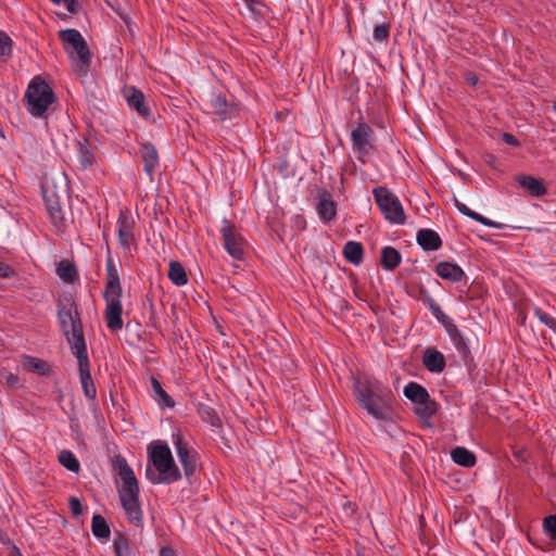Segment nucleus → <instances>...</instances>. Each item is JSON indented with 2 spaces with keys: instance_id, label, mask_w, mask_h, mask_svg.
<instances>
[{
  "instance_id": "a878e982",
  "label": "nucleus",
  "mask_w": 556,
  "mask_h": 556,
  "mask_svg": "<svg viewBox=\"0 0 556 556\" xmlns=\"http://www.w3.org/2000/svg\"><path fill=\"white\" fill-rule=\"evenodd\" d=\"M402 255L393 247H384L381 251V266L386 270H394L401 263Z\"/></svg>"
},
{
  "instance_id": "423d86ee",
  "label": "nucleus",
  "mask_w": 556,
  "mask_h": 556,
  "mask_svg": "<svg viewBox=\"0 0 556 556\" xmlns=\"http://www.w3.org/2000/svg\"><path fill=\"white\" fill-rule=\"evenodd\" d=\"M59 37L66 50L73 49L70 53L75 72L80 76H86L91 63V53L83 35L77 29L67 28L61 30Z\"/></svg>"
},
{
  "instance_id": "4d7b16f0",
  "label": "nucleus",
  "mask_w": 556,
  "mask_h": 556,
  "mask_svg": "<svg viewBox=\"0 0 556 556\" xmlns=\"http://www.w3.org/2000/svg\"><path fill=\"white\" fill-rule=\"evenodd\" d=\"M10 556H21L20 551L15 549V552L11 553Z\"/></svg>"
},
{
  "instance_id": "58836bf2",
  "label": "nucleus",
  "mask_w": 556,
  "mask_h": 556,
  "mask_svg": "<svg viewBox=\"0 0 556 556\" xmlns=\"http://www.w3.org/2000/svg\"><path fill=\"white\" fill-rule=\"evenodd\" d=\"M114 553L116 556H130V547L127 538L118 534L113 541Z\"/></svg>"
},
{
  "instance_id": "7c9ffc66",
  "label": "nucleus",
  "mask_w": 556,
  "mask_h": 556,
  "mask_svg": "<svg viewBox=\"0 0 556 556\" xmlns=\"http://www.w3.org/2000/svg\"><path fill=\"white\" fill-rule=\"evenodd\" d=\"M169 280L177 287L185 286L188 282V276L184 266L177 261L169 262L167 274Z\"/></svg>"
},
{
  "instance_id": "c756f323",
  "label": "nucleus",
  "mask_w": 556,
  "mask_h": 556,
  "mask_svg": "<svg viewBox=\"0 0 556 556\" xmlns=\"http://www.w3.org/2000/svg\"><path fill=\"white\" fill-rule=\"evenodd\" d=\"M451 457L453 462L463 467H472L476 464V456L466 447L457 446L452 450Z\"/></svg>"
},
{
  "instance_id": "72a5a7b5",
  "label": "nucleus",
  "mask_w": 556,
  "mask_h": 556,
  "mask_svg": "<svg viewBox=\"0 0 556 556\" xmlns=\"http://www.w3.org/2000/svg\"><path fill=\"white\" fill-rule=\"evenodd\" d=\"M56 274L64 282L67 283L74 282L77 278L75 266L67 260H63L58 264Z\"/></svg>"
},
{
  "instance_id": "0eeeda50",
  "label": "nucleus",
  "mask_w": 556,
  "mask_h": 556,
  "mask_svg": "<svg viewBox=\"0 0 556 556\" xmlns=\"http://www.w3.org/2000/svg\"><path fill=\"white\" fill-rule=\"evenodd\" d=\"M26 110L35 117H43L49 106L55 101L52 88L40 76L29 83L26 92Z\"/></svg>"
},
{
  "instance_id": "f257e3e1",
  "label": "nucleus",
  "mask_w": 556,
  "mask_h": 556,
  "mask_svg": "<svg viewBox=\"0 0 556 556\" xmlns=\"http://www.w3.org/2000/svg\"><path fill=\"white\" fill-rule=\"evenodd\" d=\"M354 395L362 408L377 420H390L393 415L394 394L376 378L368 376L353 379Z\"/></svg>"
},
{
  "instance_id": "412c9836",
  "label": "nucleus",
  "mask_w": 556,
  "mask_h": 556,
  "mask_svg": "<svg viewBox=\"0 0 556 556\" xmlns=\"http://www.w3.org/2000/svg\"><path fill=\"white\" fill-rule=\"evenodd\" d=\"M434 271L440 278L452 282H458L465 277V271L460 266L445 261L439 262Z\"/></svg>"
},
{
  "instance_id": "bf43d9fd",
  "label": "nucleus",
  "mask_w": 556,
  "mask_h": 556,
  "mask_svg": "<svg viewBox=\"0 0 556 556\" xmlns=\"http://www.w3.org/2000/svg\"><path fill=\"white\" fill-rule=\"evenodd\" d=\"M554 110L556 111V101L554 102Z\"/></svg>"
},
{
  "instance_id": "3c124183",
  "label": "nucleus",
  "mask_w": 556,
  "mask_h": 556,
  "mask_svg": "<svg viewBox=\"0 0 556 556\" xmlns=\"http://www.w3.org/2000/svg\"><path fill=\"white\" fill-rule=\"evenodd\" d=\"M244 2V4L247 5V8L252 11V12H255V7L257 4H261L262 3V0H242Z\"/></svg>"
},
{
  "instance_id": "ea45409f",
  "label": "nucleus",
  "mask_w": 556,
  "mask_h": 556,
  "mask_svg": "<svg viewBox=\"0 0 556 556\" xmlns=\"http://www.w3.org/2000/svg\"><path fill=\"white\" fill-rule=\"evenodd\" d=\"M534 315L539 320L556 333V318L544 312L542 308H534Z\"/></svg>"
},
{
  "instance_id": "09e8293b",
  "label": "nucleus",
  "mask_w": 556,
  "mask_h": 556,
  "mask_svg": "<svg viewBox=\"0 0 556 556\" xmlns=\"http://www.w3.org/2000/svg\"><path fill=\"white\" fill-rule=\"evenodd\" d=\"M420 293L422 295V301H424L425 305L429 309L437 304L435 300L431 296V294L428 291L421 290Z\"/></svg>"
},
{
  "instance_id": "39448f33",
  "label": "nucleus",
  "mask_w": 556,
  "mask_h": 556,
  "mask_svg": "<svg viewBox=\"0 0 556 556\" xmlns=\"http://www.w3.org/2000/svg\"><path fill=\"white\" fill-rule=\"evenodd\" d=\"M58 319L74 355L87 352L81 318L75 301L58 303Z\"/></svg>"
},
{
  "instance_id": "7ed1b4c3",
  "label": "nucleus",
  "mask_w": 556,
  "mask_h": 556,
  "mask_svg": "<svg viewBox=\"0 0 556 556\" xmlns=\"http://www.w3.org/2000/svg\"><path fill=\"white\" fill-rule=\"evenodd\" d=\"M112 467L123 481L118 495L125 514L131 523L139 526L142 523L143 514L139 501V484L135 472L122 455H115L112 458Z\"/></svg>"
},
{
  "instance_id": "2eb2a0df",
  "label": "nucleus",
  "mask_w": 556,
  "mask_h": 556,
  "mask_svg": "<svg viewBox=\"0 0 556 556\" xmlns=\"http://www.w3.org/2000/svg\"><path fill=\"white\" fill-rule=\"evenodd\" d=\"M124 97L126 99L127 104L136 110V112L143 118H149L150 109L146 104L144 94L141 90L136 88L135 86L125 87Z\"/></svg>"
},
{
  "instance_id": "c03bdc74",
  "label": "nucleus",
  "mask_w": 556,
  "mask_h": 556,
  "mask_svg": "<svg viewBox=\"0 0 556 556\" xmlns=\"http://www.w3.org/2000/svg\"><path fill=\"white\" fill-rule=\"evenodd\" d=\"M473 220L484 225V226H488V227H493V228H496V229H500L501 228V224L494 222V220H491L486 217H484L483 215L479 214V213H476L475 216L472 217Z\"/></svg>"
},
{
  "instance_id": "4be33fe9",
  "label": "nucleus",
  "mask_w": 556,
  "mask_h": 556,
  "mask_svg": "<svg viewBox=\"0 0 556 556\" xmlns=\"http://www.w3.org/2000/svg\"><path fill=\"white\" fill-rule=\"evenodd\" d=\"M211 108L222 121L230 119L237 114V106L229 104L223 94H213L211 99Z\"/></svg>"
},
{
  "instance_id": "473e14b6",
  "label": "nucleus",
  "mask_w": 556,
  "mask_h": 556,
  "mask_svg": "<svg viewBox=\"0 0 556 556\" xmlns=\"http://www.w3.org/2000/svg\"><path fill=\"white\" fill-rule=\"evenodd\" d=\"M92 534L101 540L110 538L111 530L106 520L101 515H93L91 520Z\"/></svg>"
},
{
  "instance_id": "864d4df0",
  "label": "nucleus",
  "mask_w": 556,
  "mask_h": 556,
  "mask_svg": "<svg viewBox=\"0 0 556 556\" xmlns=\"http://www.w3.org/2000/svg\"><path fill=\"white\" fill-rule=\"evenodd\" d=\"M160 556H176V554L169 547H162L160 551Z\"/></svg>"
},
{
  "instance_id": "49530a36",
  "label": "nucleus",
  "mask_w": 556,
  "mask_h": 556,
  "mask_svg": "<svg viewBox=\"0 0 556 556\" xmlns=\"http://www.w3.org/2000/svg\"><path fill=\"white\" fill-rule=\"evenodd\" d=\"M455 206L456 208L465 216L467 217H470L472 219V217L475 216V214L477 212L470 210L466 204H464L463 202L458 201V200H455Z\"/></svg>"
},
{
  "instance_id": "603ef678",
  "label": "nucleus",
  "mask_w": 556,
  "mask_h": 556,
  "mask_svg": "<svg viewBox=\"0 0 556 556\" xmlns=\"http://www.w3.org/2000/svg\"><path fill=\"white\" fill-rule=\"evenodd\" d=\"M5 381L10 386H16L18 383V377L14 374H8L5 376Z\"/></svg>"
},
{
  "instance_id": "5701e85b",
  "label": "nucleus",
  "mask_w": 556,
  "mask_h": 556,
  "mask_svg": "<svg viewBox=\"0 0 556 556\" xmlns=\"http://www.w3.org/2000/svg\"><path fill=\"white\" fill-rule=\"evenodd\" d=\"M517 182L532 197H542L547 193V188L544 186L542 180L533 176L520 175L517 177Z\"/></svg>"
},
{
  "instance_id": "bb28decb",
  "label": "nucleus",
  "mask_w": 556,
  "mask_h": 556,
  "mask_svg": "<svg viewBox=\"0 0 556 556\" xmlns=\"http://www.w3.org/2000/svg\"><path fill=\"white\" fill-rule=\"evenodd\" d=\"M404 395L415 405L424 402L429 396L428 391L417 382L410 381L404 387Z\"/></svg>"
},
{
  "instance_id": "f8f14e48",
  "label": "nucleus",
  "mask_w": 556,
  "mask_h": 556,
  "mask_svg": "<svg viewBox=\"0 0 556 556\" xmlns=\"http://www.w3.org/2000/svg\"><path fill=\"white\" fill-rule=\"evenodd\" d=\"M79 371V380L85 396L89 400L94 401L97 397V388L91 377L90 363L88 352L76 354Z\"/></svg>"
},
{
  "instance_id": "79ce46f5",
  "label": "nucleus",
  "mask_w": 556,
  "mask_h": 556,
  "mask_svg": "<svg viewBox=\"0 0 556 556\" xmlns=\"http://www.w3.org/2000/svg\"><path fill=\"white\" fill-rule=\"evenodd\" d=\"M545 533L551 538L556 540V516L552 515L544 519L543 522Z\"/></svg>"
},
{
  "instance_id": "2f4dec72",
  "label": "nucleus",
  "mask_w": 556,
  "mask_h": 556,
  "mask_svg": "<svg viewBox=\"0 0 556 556\" xmlns=\"http://www.w3.org/2000/svg\"><path fill=\"white\" fill-rule=\"evenodd\" d=\"M437 410L438 405L435 401L432 400L429 395L426 401L415 405L414 413L417 415L418 418L422 420H428L437 413Z\"/></svg>"
},
{
  "instance_id": "5fc2aeb1",
  "label": "nucleus",
  "mask_w": 556,
  "mask_h": 556,
  "mask_svg": "<svg viewBox=\"0 0 556 556\" xmlns=\"http://www.w3.org/2000/svg\"><path fill=\"white\" fill-rule=\"evenodd\" d=\"M466 80L471 86H475L478 83V77L473 74H468Z\"/></svg>"
},
{
  "instance_id": "e433bc0d",
  "label": "nucleus",
  "mask_w": 556,
  "mask_h": 556,
  "mask_svg": "<svg viewBox=\"0 0 556 556\" xmlns=\"http://www.w3.org/2000/svg\"><path fill=\"white\" fill-rule=\"evenodd\" d=\"M13 41L10 36L0 30V60H7L12 55Z\"/></svg>"
},
{
  "instance_id": "de8ad7c7",
  "label": "nucleus",
  "mask_w": 556,
  "mask_h": 556,
  "mask_svg": "<svg viewBox=\"0 0 556 556\" xmlns=\"http://www.w3.org/2000/svg\"><path fill=\"white\" fill-rule=\"evenodd\" d=\"M14 274V269L10 265L0 262V278H10L13 277Z\"/></svg>"
},
{
  "instance_id": "6ab92c4d",
  "label": "nucleus",
  "mask_w": 556,
  "mask_h": 556,
  "mask_svg": "<svg viewBox=\"0 0 556 556\" xmlns=\"http://www.w3.org/2000/svg\"><path fill=\"white\" fill-rule=\"evenodd\" d=\"M118 227V242L122 248L129 249L135 242V235L132 232V220L124 213H121L117 218Z\"/></svg>"
},
{
  "instance_id": "c9c22d12",
  "label": "nucleus",
  "mask_w": 556,
  "mask_h": 556,
  "mask_svg": "<svg viewBox=\"0 0 556 556\" xmlns=\"http://www.w3.org/2000/svg\"><path fill=\"white\" fill-rule=\"evenodd\" d=\"M59 462L65 467L67 470L72 472H78L80 469V464L76 456L68 450H63L59 453Z\"/></svg>"
},
{
  "instance_id": "9d476101",
  "label": "nucleus",
  "mask_w": 556,
  "mask_h": 556,
  "mask_svg": "<svg viewBox=\"0 0 556 556\" xmlns=\"http://www.w3.org/2000/svg\"><path fill=\"white\" fill-rule=\"evenodd\" d=\"M220 232L224 249L231 257L241 261L244 256L245 239L226 218L222 222Z\"/></svg>"
},
{
  "instance_id": "6e6d98bb",
  "label": "nucleus",
  "mask_w": 556,
  "mask_h": 556,
  "mask_svg": "<svg viewBox=\"0 0 556 556\" xmlns=\"http://www.w3.org/2000/svg\"><path fill=\"white\" fill-rule=\"evenodd\" d=\"M515 457L520 459V460H525L523 456H522V452L521 451H518V452H515Z\"/></svg>"
},
{
  "instance_id": "4468645a",
  "label": "nucleus",
  "mask_w": 556,
  "mask_h": 556,
  "mask_svg": "<svg viewBox=\"0 0 556 556\" xmlns=\"http://www.w3.org/2000/svg\"><path fill=\"white\" fill-rule=\"evenodd\" d=\"M140 154L143 163V169L147 173L149 180L153 182L155 170L160 164L159 152L155 146L148 142L141 144Z\"/></svg>"
},
{
  "instance_id": "37998d69",
  "label": "nucleus",
  "mask_w": 556,
  "mask_h": 556,
  "mask_svg": "<svg viewBox=\"0 0 556 556\" xmlns=\"http://www.w3.org/2000/svg\"><path fill=\"white\" fill-rule=\"evenodd\" d=\"M70 508L74 517H78L83 513V506L77 497L71 496L68 500Z\"/></svg>"
},
{
  "instance_id": "a19ab883",
  "label": "nucleus",
  "mask_w": 556,
  "mask_h": 556,
  "mask_svg": "<svg viewBox=\"0 0 556 556\" xmlns=\"http://www.w3.org/2000/svg\"><path fill=\"white\" fill-rule=\"evenodd\" d=\"M430 312L433 317L444 327V329H446L447 326L450 327V325L454 324V321L447 315H445L438 303L430 308Z\"/></svg>"
},
{
  "instance_id": "6e6552de",
  "label": "nucleus",
  "mask_w": 556,
  "mask_h": 556,
  "mask_svg": "<svg viewBox=\"0 0 556 556\" xmlns=\"http://www.w3.org/2000/svg\"><path fill=\"white\" fill-rule=\"evenodd\" d=\"M372 194L387 220L392 224H405L406 216L399 198L386 187H376Z\"/></svg>"
},
{
  "instance_id": "f03ea898",
  "label": "nucleus",
  "mask_w": 556,
  "mask_h": 556,
  "mask_svg": "<svg viewBox=\"0 0 556 556\" xmlns=\"http://www.w3.org/2000/svg\"><path fill=\"white\" fill-rule=\"evenodd\" d=\"M148 464L146 478L152 484H173L181 479V472L176 465L168 444L164 441H153L148 445Z\"/></svg>"
},
{
  "instance_id": "aec40b11",
  "label": "nucleus",
  "mask_w": 556,
  "mask_h": 556,
  "mask_svg": "<svg viewBox=\"0 0 556 556\" xmlns=\"http://www.w3.org/2000/svg\"><path fill=\"white\" fill-rule=\"evenodd\" d=\"M416 241L425 251H438L442 247V240L439 233L428 228L418 230Z\"/></svg>"
},
{
  "instance_id": "a211bd4d",
  "label": "nucleus",
  "mask_w": 556,
  "mask_h": 556,
  "mask_svg": "<svg viewBox=\"0 0 556 556\" xmlns=\"http://www.w3.org/2000/svg\"><path fill=\"white\" fill-rule=\"evenodd\" d=\"M422 364L430 372L440 374L445 369L444 355L435 348H428L422 355Z\"/></svg>"
},
{
  "instance_id": "cd10ccee",
  "label": "nucleus",
  "mask_w": 556,
  "mask_h": 556,
  "mask_svg": "<svg viewBox=\"0 0 556 556\" xmlns=\"http://www.w3.org/2000/svg\"><path fill=\"white\" fill-rule=\"evenodd\" d=\"M198 414L202 421L208 424L211 427L222 429L223 422L217 412L210 405L200 403L198 405Z\"/></svg>"
},
{
  "instance_id": "9b49d317",
  "label": "nucleus",
  "mask_w": 556,
  "mask_h": 556,
  "mask_svg": "<svg viewBox=\"0 0 556 556\" xmlns=\"http://www.w3.org/2000/svg\"><path fill=\"white\" fill-rule=\"evenodd\" d=\"M372 137L374 130L366 123H359L352 131H351V141L352 148L354 152L359 155H367L372 149Z\"/></svg>"
},
{
  "instance_id": "393cba45",
  "label": "nucleus",
  "mask_w": 556,
  "mask_h": 556,
  "mask_svg": "<svg viewBox=\"0 0 556 556\" xmlns=\"http://www.w3.org/2000/svg\"><path fill=\"white\" fill-rule=\"evenodd\" d=\"M343 255L349 263L359 265L364 257L363 244L357 241H348L343 247Z\"/></svg>"
},
{
  "instance_id": "1a4fd4ad",
  "label": "nucleus",
  "mask_w": 556,
  "mask_h": 556,
  "mask_svg": "<svg viewBox=\"0 0 556 556\" xmlns=\"http://www.w3.org/2000/svg\"><path fill=\"white\" fill-rule=\"evenodd\" d=\"M172 442L179 463L182 466L184 475L191 479L199 467V453L189 444L184 434L179 431L172 434Z\"/></svg>"
},
{
  "instance_id": "dca6fc26",
  "label": "nucleus",
  "mask_w": 556,
  "mask_h": 556,
  "mask_svg": "<svg viewBox=\"0 0 556 556\" xmlns=\"http://www.w3.org/2000/svg\"><path fill=\"white\" fill-rule=\"evenodd\" d=\"M42 195L52 223L58 225L63 220L62 206L59 194L55 190L42 187Z\"/></svg>"
},
{
  "instance_id": "ddd939ff",
  "label": "nucleus",
  "mask_w": 556,
  "mask_h": 556,
  "mask_svg": "<svg viewBox=\"0 0 556 556\" xmlns=\"http://www.w3.org/2000/svg\"><path fill=\"white\" fill-rule=\"evenodd\" d=\"M445 331L448 334L464 364L468 365L472 361L469 339L455 324L450 325V327L447 326Z\"/></svg>"
},
{
  "instance_id": "f704fd0d",
  "label": "nucleus",
  "mask_w": 556,
  "mask_h": 556,
  "mask_svg": "<svg viewBox=\"0 0 556 556\" xmlns=\"http://www.w3.org/2000/svg\"><path fill=\"white\" fill-rule=\"evenodd\" d=\"M77 157L83 169H87L93 163L94 155L86 142L77 141Z\"/></svg>"
},
{
  "instance_id": "8fccbe9b",
  "label": "nucleus",
  "mask_w": 556,
  "mask_h": 556,
  "mask_svg": "<svg viewBox=\"0 0 556 556\" xmlns=\"http://www.w3.org/2000/svg\"><path fill=\"white\" fill-rule=\"evenodd\" d=\"M502 139L505 143H507L509 146H515V147L519 146V141L517 140V138L509 132H504L502 135Z\"/></svg>"
},
{
  "instance_id": "13d9d810",
  "label": "nucleus",
  "mask_w": 556,
  "mask_h": 556,
  "mask_svg": "<svg viewBox=\"0 0 556 556\" xmlns=\"http://www.w3.org/2000/svg\"><path fill=\"white\" fill-rule=\"evenodd\" d=\"M488 157L490 159V160L488 161L490 164H492V162H494V161H495V157H494L493 155H489Z\"/></svg>"
},
{
  "instance_id": "20e7f679",
  "label": "nucleus",
  "mask_w": 556,
  "mask_h": 556,
  "mask_svg": "<svg viewBox=\"0 0 556 556\" xmlns=\"http://www.w3.org/2000/svg\"><path fill=\"white\" fill-rule=\"evenodd\" d=\"M106 268V282L105 289L103 291V300L105 301V311L104 318L106 321V327L113 331L117 332L123 328V306H122V295L123 288L118 275V270L111 257L106 260L105 264Z\"/></svg>"
},
{
  "instance_id": "c85d7f7f",
  "label": "nucleus",
  "mask_w": 556,
  "mask_h": 556,
  "mask_svg": "<svg viewBox=\"0 0 556 556\" xmlns=\"http://www.w3.org/2000/svg\"><path fill=\"white\" fill-rule=\"evenodd\" d=\"M23 366L28 371L41 376H48L51 371L50 365L46 361L28 355L24 356Z\"/></svg>"
},
{
  "instance_id": "b1692460",
  "label": "nucleus",
  "mask_w": 556,
  "mask_h": 556,
  "mask_svg": "<svg viewBox=\"0 0 556 556\" xmlns=\"http://www.w3.org/2000/svg\"><path fill=\"white\" fill-rule=\"evenodd\" d=\"M152 399L157 403L161 408H173L175 401L172 396L163 389L162 383L154 377L150 378Z\"/></svg>"
},
{
  "instance_id": "a18cd8bd",
  "label": "nucleus",
  "mask_w": 556,
  "mask_h": 556,
  "mask_svg": "<svg viewBox=\"0 0 556 556\" xmlns=\"http://www.w3.org/2000/svg\"><path fill=\"white\" fill-rule=\"evenodd\" d=\"M53 3L55 4H61L63 3L65 9L70 12V13H76L77 12V7H78V2L77 0H51Z\"/></svg>"
},
{
  "instance_id": "4c0bfd02",
  "label": "nucleus",
  "mask_w": 556,
  "mask_h": 556,
  "mask_svg": "<svg viewBox=\"0 0 556 556\" xmlns=\"http://www.w3.org/2000/svg\"><path fill=\"white\" fill-rule=\"evenodd\" d=\"M391 26L389 23L377 24L374 27L372 38L376 42H387L390 37Z\"/></svg>"
},
{
  "instance_id": "f3484780",
  "label": "nucleus",
  "mask_w": 556,
  "mask_h": 556,
  "mask_svg": "<svg viewBox=\"0 0 556 556\" xmlns=\"http://www.w3.org/2000/svg\"><path fill=\"white\" fill-rule=\"evenodd\" d=\"M316 210L324 223H329L336 217L337 205L328 191L321 190L319 192Z\"/></svg>"
}]
</instances>
